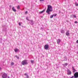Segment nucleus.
<instances>
[{
	"label": "nucleus",
	"mask_w": 78,
	"mask_h": 78,
	"mask_svg": "<svg viewBox=\"0 0 78 78\" xmlns=\"http://www.w3.org/2000/svg\"><path fill=\"white\" fill-rule=\"evenodd\" d=\"M12 10L14 11V12H16L17 11V10L16 9H15V8H14V7H13L12 8Z\"/></svg>",
	"instance_id": "obj_11"
},
{
	"label": "nucleus",
	"mask_w": 78,
	"mask_h": 78,
	"mask_svg": "<svg viewBox=\"0 0 78 78\" xmlns=\"http://www.w3.org/2000/svg\"><path fill=\"white\" fill-rule=\"evenodd\" d=\"M11 66H13L14 64V63L13 62H12L11 63Z\"/></svg>",
	"instance_id": "obj_20"
},
{
	"label": "nucleus",
	"mask_w": 78,
	"mask_h": 78,
	"mask_svg": "<svg viewBox=\"0 0 78 78\" xmlns=\"http://www.w3.org/2000/svg\"><path fill=\"white\" fill-rule=\"evenodd\" d=\"M53 16H56L57 15V14H53Z\"/></svg>",
	"instance_id": "obj_23"
},
{
	"label": "nucleus",
	"mask_w": 78,
	"mask_h": 78,
	"mask_svg": "<svg viewBox=\"0 0 78 78\" xmlns=\"http://www.w3.org/2000/svg\"><path fill=\"white\" fill-rule=\"evenodd\" d=\"M49 48V45L48 44H46L44 45V49H45V50H47Z\"/></svg>",
	"instance_id": "obj_5"
},
{
	"label": "nucleus",
	"mask_w": 78,
	"mask_h": 78,
	"mask_svg": "<svg viewBox=\"0 0 78 78\" xmlns=\"http://www.w3.org/2000/svg\"><path fill=\"white\" fill-rule=\"evenodd\" d=\"M24 75H25V76H26V78H30V76H28V75L27 74V73L24 74Z\"/></svg>",
	"instance_id": "obj_12"
},
{
	"label": "nucleus",
	"mask_w": 78,
	"mask_h": 78,
	"mask_svg": "<svg viewBox=\"0 0 78 78\" xmlns=\"http://www.w3.org/2000/svg\"><path fill=\"white\" fill-rule=\"evenodd\" d=\"M9 6H10H10H11V5H10Z\"/></svg>",
	"instance_id": "obj_41"
},
{
	"label": "nucleus",
	"mask_w": 78,
	"mask_h": 78,
	"mask_svg": "<svg viewBox=\"0 0 78 78\" xmlns=\"http://www.w3.org/2000/svg\"><path fill=\"white\" fill-rule=\"evenodd\" d=\"M74 23H78V22H77V21H76Z\"/></svg>",
	"instance_id": "obj_26"
},
{
	"label": "nucleus",
	"mask_w": 78,
	"mask_h": 78,
	"mask_svg": "<svg viewBox=\"0 0 78 78\" xmlns=\"http://www.w3.org/2000/svg\"><path fill=\"white\" fill-rule=\"evenodd\" d=\"M64 59H65L64 60H63V61H67V58H66V57H64Z\"/></svg>",
	"instance_id": "obj_19"
},
{
	"label": "nucleus",
	"mask_w": 78,
	"mask_h": 78,
	"mask_svg": "<svg viewBox=\"0 0 78 78\" xmlns=\"http://www.w3.org/2000/svg\"><path fill=\"white\" fill-rule=\"evenodd\" d=\"M76 43H77V44H78V40L77 41Z\"/></svg>",
	"instance_id": "obj_33"
},
{
	"label": "nucleus",
	"mask_w": 78,
	"mask_h": 78,
	"mask_svg": "<svg viewBox=\"0 0 78 78\" xmlns=\"http://www.w3.org/2000/svg\"><path fill=\"white\" fill-rule=\"evenodd\" d=\"M2 78H7V74L6 73H2Z\"/></svg>",
	"instance_id": "obj_3"
},
{
	"label": "nucleus",
	"mask_w": 78,
	"mask_h": 78,
	"mask_svg": "<svg viewBox=\"0 0 78 78\" xmlns=\"http://www.w3.org/2000/svg\"><path fill=\"white\" fill-rule=\"evenodd\" d=\"M65 0V1H66V0Z\"/></svg>",
	"instance_id": "obj_40"
},
{
	"label": "nucleus",
	"mask_w": 78,
	"mask_h": 78,
	"mask_svg": "<svg viewBox=\"0 0 78 78\" xmlns=\"http://www.w3.org/2000/svg\"><path fill=\"white\" fill-rule=\"evenodd\" d=\"M30 62H31L32 64H34V60H31L30 61Z\"/></svg>",
	"instance_id": "obj_16"
},
{
	"label": "nucleus",
	"mask_w": 78,
	"mask_h": 78,
	"mask_svg": "<svg viewBox=\"0 0 78 78\" xmlns=\"http://www.w3.org/2000/svg\"><path fill=\"white\" fill-rule=\"evenodd\" d=\"M67 65H68V63H65V64H64L63 65V66H67Z\"/></svg>",
	"instance_id": "obj_18"
},
{
	"label": "nucleus",
	"mask_w": 78,
	"mask_h": 78,
	"mask_svg": "<svg viewBox=\"0 0 78 78\" xmlns=\"http://www.w3.org/2000/svg\"><path fill=\"white\" fill-rule=\"evenodd\" d=\"M43 27H41V30H43Z\"/></svg>",
	"instance_id": "obj_29"
},
{
	"label": "nucleus",
	"mask_w": 78,
	"mask_h": 78,
	"mask_svg": "<svg viewBox=\"0 0 78 78\" xmlns=\"http://www.w3.org/2000/svg\"><path fill=\"white\" fill-rule=\"evenodd\" d=\"M73 71H75V69H73Z\"/></svg>",
	"instance_id": "obj_36"
},
{
	"label": "nucleus",
	"mask_w": 78,
	"mask_h": 78,
	"mask_svg": "<svg viewBox=\"0 0 78 78\" xmlns=\"http://www.w3.org/2000/svg\"><path fill=\"white\" fill-rule=\"evenodd\" d=\"M53 15H51V16H50L51 19V18H53Z\"/></svg>",
	"instance_id": "obj_21"
},
{
	"label": "nucleus",
	"mask_w": 78,
	"mask_h": 78,
	"mask_svg": "<svg viewBox=\"0 0 78 78\" xmlns=\"http://www.w3.org/2000/svg\"><path fill=\"white\" fill-rule=\"evenodd\" d=\"M8 78H9V76H8Z\"/></svg>",
	"instance_id": "obj_38"
},
{
	"label": "nucleus",
	"mask_w": 78,
	"mask_h": 78,
	"mask_svg": "<svg viewBox=\"0 0 78 78\" xmlns=\"http://www.w3.org/2000/svg\"><path fill=\"white\" fill-rule=\"evenodd\" d=\"M75 72H76V70H75Z\"/></svg>",
	"instance_id": "obj_37"
},
{
	"label": "nucleus",
	"mask_w": 78,
	"mask_h": 78,
	"mask_svg": "<svg viewBox=\"0 0 78 78\" xmlns=\"http://www.w3.org/2000/svg\"><path fill=\"white\" fill-rule=\"evenodd\" d=\"M67 75H70L72 74V72L69 69H67Z\"/></svg>",
	"instance_id": "obj_4"
},
{
	"label": "nucleus",
	"mask_w": 78,
	"mask_h": 78,
	"mask_svg": "<svg viewBox=\"0 0 78 78\" xmlns=\"http://www.w3.org/2000/svg\"><path fill=\"white\" fill-rule=\"evenodd\" d=\"M17 58L18 59H19V57H17Z\"/></svg>",
	"instance_id": "obj_32"
},
{
	"label": "nucleus",
	"mask_w": 78,
	"mask_h": 78,
	"mask_svg": "<svg viewBox=\"0 0 78 78\" xmlns=\"http://www.w3.org/2000/svg\"><path fill=\"white\" fill-rule=\"evenodd\" d=\"M4 26H3V27Z\"/></svg>",
	"instance_id": "obj_42"
},
{
	"label": "nucleus",
	"mask_w": 78,
	"mask_h": 78,
	"mask_svg": "<svg viewBox=\"0 0 78 78\" xmlns=\"http://www.w3.org/2000/svg\"><path fill=\"white\" fill-rule=\"evenodd\" d=\"M73 16L75 18H76V15H73Z\"/></svg>",
	"instance_id": "obj_24"
},
{
	"label": "nucleus",
	"mask_w": 78,
	"mask_h": 78,
	"mask_svg": "<svg viewBox=\"0 0 78 78\" xmlns=\"http://www.w3.org/2000/svg\"><path fill=\"white\" fill-rule=\"evenodd\" d=\"M19 25L20 26L21 25V23H19Z\"/></svg>",
	"instance_id": "obj_27"
},
{
	"label": "nucleus",
	"mask_w": 78,
	"mask_h": 78,
	"mask_svg": "<svg viewBox=\"0 0 78 78\" xmlns=\"http://www.w3.org/2000/svg\"><path fill=\"white\" fill-rule=\"evenodd\" d=\"M17 8V9H20V5H18Z\"/></svg>",
	"instance_id": "obj_15"
},
{
	"label": "nucleus",
	"mask_w": 78,
	"mask_h": 78,
	"mask_svg": "<svg viewBox=\"0 0 78 78\" xmlns=\"http://www.w3.org/2000/svg\"><path fill=\"white\" fill-rule=\"evenodd\" d=\"M2 70V68L0 67V70Z\"/></svg>",
	"instance_id": "obj_35"
},
{
	"label": "nucleus",
	"mask_w": 78,
	"mask_h": 78,
	"mask_svg": "<svg viewBox=\"0 0 78 78\" xmlns=\"http://www.w3.org/2000/svg\"><path fill=\"white\" fill-rule=\"evenodd\" d=\"M16 58H17V57H18V56H17V55H16Z\"/></svg>",
	"instance_id": "obj_34"
},
{
	"label": "nucleus",
	"mask_w": 78,
	"mask_h": 78,
	"mask_svg": "<svg viewBox=\"0 0 78 78\" xmlns=\"http://www.w3.org/2000/svg\"><path fill=\"white\" fill-rule=\"evenodd\" d=\"M30 22H29V23H30L31 25H33L34 24V22H33V20H30Z\"/></svg>",
	"instance_id": "obj_8"
},
{
	"label": "nucleus",
	"mask_w": 78,
	"mask_h": 78,
	"mask_svg": "<svg viewBox=\"0 0 78 78\" xmlns=\"http://www.w3.org/2000/svg\"><path fill=\"white\" fill-rule=\"evenodd\" d=\"M40 2H44V0H40Z\"/></svg>",
	"instance_id": "obj_28"
},
{
	"label": "nucleus",
	"mask_w": 78,
	"mask_h": 78,
	"mask_svg": "<svg viewBox=\"0 0 78 78\" xmlns=\"http://www.w3.org/2000/svg\"><path fill=\"white\" fill-rule=\"evenodd\" d=\"M75 69V68H74V67L72 66V69L73 70Z\"/></svg>",
	"instance_id": "obj_25"
},
{
	"label": "nucleus",
	"mask_w": 78,
	"mask_h": 78,
	"mask_svg": "<svg viewBox=\"0 0 78 78\" xmlns=\"http://www.w3.org/2000/svg\"><path fill=\"white\" fill-rule=\"evenodd\" d=\"M60 32L61 33L64 34V33H65V30H60Z\"/></svg>",
	"instance_id": "obj_10"
},
{
	"label": "nucleus",
	"mask_w": 78,
	"mask_h": 78,
	"mask_svg": "<svg viewBox=\"0 0 78 78\" xmlns=\"http://www.w3.org/2000/svg\"><path fill=\"white\" fill-rule=\"evenodd\" d=\"M27 13H28V11H26L25 13V14H27Z\"/></svg>",
	"instance_id": "obj_30"
},
{
	"label": "nucleus",
	"mask_w": 78,
	"mask_h": 78,
	"mask_svg": "<svg viewBox=\"0 0 78 78\" xmlns=\"http://www.w3.org/2000/svg\"><path fill=\"white\" fill-rule=\"evenodd\" d=\"M75 5H76V6H78V4L77 3V2H75Z\"/></svg>",
	"instance_id": "obj_17"
},
{
	"label": "nucleus",
	"mask_w": 78,
	"mask_h": 78,
	"mask_svg": "<svg viewBox=\"0 0 78 78\" xmlns=\"http://www.w3.org/2000/svg\"><path fill=\"white\" fill-rule=\"evenodd\" d=\"M45 10V9H44L42 11L40 12H39V14H42V13H43L44 12Z\"/></svg>",
	"instance_id": "obj_13"
},
{
	"label": "nucleus",
	"mask_w": 78,
	"mask_h": 78,
	"mask_svg": "<svg viewBox=\"0 0 78 78\" xmlns=\"http://www.w3.org/2000/svg\"><path fill=\"white\" fill-rule=\"evenodd\" d=\"M74 76L75 78H78V72H76L75 73Z\"/></svg>",
	"instance_id": "obj_6"
},
{
	"label": "nucleus",
	"mask_w": 78,
	"mask_h": 78,
	"mask_svg": "<svg viewBox=\"0 0 78 78\" xmlns=\"http://www.w3.org/2000/svg\"><path fill=\"white\" fill-rule=\"evenodd\" d=\"M14 51L15 52H17V51H19V49H18L17 48H16L15 49Z\"/></svg>",
	"instance_id": "obj_14"
},
{
	"label": "nucleus",
	"mask_w": 78,
	"mask_h": 78,
	"mask_svg": "<svg viewBox=\"0 0 78 78\" xmlns=\"http://www.w3.org/2000/svg\"><path fill=\"white\" fill-rule=\"evenodd\" d=\"M75 71H73V73H75Z\"/></svg>",
	"instance_id": "obj_31"
},
{
	"label": "nucleus",
	"mask_w": 78,
	"mask_h": 78,
	"mask_svg": "<svg viewBox=\"0 0 78 78\" xmlns=\"http://www.w3.org/2000/svg\"><path fill=\"white\" fill-rule=\"evenodd\" d=\"M61 40L60 39H58L57 40V43L58 44H59L60 43V42H61Z\"/></svg>",
	"instance_id": "obj_9"
},
{
	"label": "nucleus",
	"mask_w": 78,
	"mask_h": 78,
	"mask_svg": "<svg viewBox=\"0 0 78 78\" xmlns=\"http://www.w3.org/2000/svg\"><path fill=\"white\" fill-rule=\"evenodd\" d=\"M41 17H42V18L43 17V16H42Z\"/></svg>",
	"instance_id": "obj_39"
},
{
	"label": "nucleus",
	"mask_w": 78,
	"mask_h": 78,
	"mask_svg": "<svg viewBox=\"0 0 78 78\" xmlns=\"http://www.w3.org/2000/svg\"><path fill=\"white\" fill-rule=\"evenodd\" d=\"M27 61H28V60H23L21 62L22 65L24 66V65H27L28 64V63Z\"/></svg>",
	"instance_id": "obj_2"
},
{
	"label": "nucleus",
	"mask_w": 78,
	"mask_h": 78,
	"mask_svg": "<svg viewBox=\"0 0 78 78\" xmlns=\"http://www.w3.org/2000/svg\"><path fill=\"white\" fill-rule=\"evenodd\" d=\"M52 6L50 5H48V8L46 10V12L48 13V14H50L51 13L50 12H52Z\"/></svg>",
	"instance_id": "obj_1"
},
{
	"label": "nucleus",
	"mask_w": 78,
	"mask_h": 78,
	"mask_svg": "<svg viewBox=\"0 0 78 78\" xmlns=\"http://www.w3.org/2000/svg\"><path fill=\"white\" fill-rule=\"evenodd\" d=\"M66 35L67 36H69V35H70V33H69V30H68L66 32Z\"/></svg>",
	"instance_id": "obj_7"
},
{
	"label": "nucleus",
	"mask_w": 78,
	"mask_h": 78,
	"mask_svg": "<svg viewBox=\"0 0 78 78\" xmlns=\"http://www.w3.org/2000/svg\"><path fill=\"white\" fill-rule=\"evenodd\" d=\"M26 19L27 20H28V21H30V20L28 19V17H27L26 18Z\"/></svg>",
	"instance_id": "obj_22"
}]
</instances>
